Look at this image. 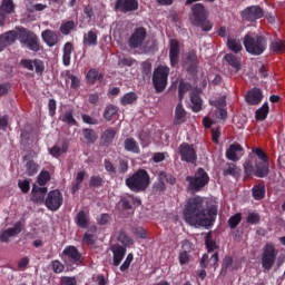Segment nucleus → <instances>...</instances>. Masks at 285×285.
<instances>
[{
	"mask_svg": "<svg viewBox=\"0 0 285 285\" xmlns=\"http://www.w3.org/2000/svg\"><path fill=\"white\" fill-rule=\"evenodd\" d=\"M186 121V109H184V105L179 102L176 106L175 110V118H174V124L176 126H179Z\"/></svg>",
	"mask_w": 285,
	"mask_h": 285,
	"instance_id": "29",
	"label": "nucleus"
},
{
	"mask_svg": "<svg viewBox=\"0 0 285 285\" xmlns=\"http://www.w3.org/2000/svg\"><path fill=\"white\" fill-rule=\"evenodd\" d=\"M146 37H148V30H146L144 27H137L128 38L127 46L130 48V50H137L144 46Z\"/></svg>",
	"mask_w": 285,
	"mask_h": 285,
	"instance_id": "9",
	"label": "nucleus"
},
{
	"mask_svg": "<svg viewBox=\"0 0 285 285\" xmlns=\"http://www.w3.org/2000/svg\"><path fill=\"white\" fill-rule=\"evenodd\" d=\"M240 17L244 21L253 23L257 21V19H262V17H264V9L259 6H249L240 12Z\"/></svg>",
	"mask_w": 285,
	"mask_h": 285,
	"instance_id": "11",
	"label": "nucleus"
},
{
	"mask_svg": "<svg viewBox=\"0 0 285 285\" xmlns=\"http://www.w3.org/2000/svg\"><path fill=\"white\" fill-rule=\"evenodd\" d=\"M18 39L22 46H26L31 52H39L41 45L39 43V37L35 32L28 30L24 27L18 29Z\"/></svg>",
	"mask_w": 285,
	"mask_h": 285,
	"instance_id": "6",
	"label": "nucleus"
},
{
	"mask_svg": "<svg viewBox=\"0 0 285 285\" xmlns=\"http://www.w3.org/2000/svg\"><path fill=\"white\" fill-rule=\"evenodd\" d=\"M19 39V32L14 30L7 31L0 36V52H3L8 46H12Z\"/></svg>",
	"mask_w": 285,
	"mask_h": 285,
	"instance_id": "18",
	"label": "nucleus"
},
{
	"mask_svg": "<svg viewBox=\"0 0 285 285\" xmlns=\"http://www.w3.org/2000/svg\"><path fill=\"white\" fill-rule=\"evenodd\" d=\"M188 90H190V83L180 81L178 89V97L180 101L181 99H184V96L186 95V92H188Z\"/></svg>",
	"mask_w": 285,
	"mask_h": 285,
	"instance_id": "52",
	"label": "nucleus"
},
{
	"mask_svg": "<svg viewBox=\"0 0 285 285\" xmlns=\"http://www.w3.org/2000/svg\"><path fill=\"white\" fill-rule=\"evenodd\" d=\"M75 47L72 42H66L62 49V63L63 66H70V59Z\"/></svg>",
	"mask_w": 285,
	"mask_h": 285,
	"instance_id": "30",
	"label": "nucleus"
},
{
	"mask_svg": "<svg viewBox=\"0 0 285 285\" xmlns=\"http://www.w3.org/2000/svg\"><path fill=\"white\" fill-rule=\"evenodd\" d=\"M20 66H22V68H26L27 70L36 69V72H43V70H46V65L43 63V60L39 59H22L20 61Z\"/></svg>",
	"mask_w": 285,
	"mask_h": 285,
	"instance_id": "19",
	"label": "nucleus"
},
{
	"mask_svg": "<svg viewBox=\"0 0 285 285\" xmlns=\"http://www.w3.org/2000/svg\"><path fill=\"white\" fill-rule=\"evenodd\" d=\"M183 67L187 72H197L199 68V58H197V51L190 50L185 53Z\"/></svg>",
	"mask_w": 285,
	"mask_h": 285,
	"instance_id": "14",
	"label": "nucleus"
},
{
	"mask_svg": "<svg viewBox=\"0 0 285 285\" xmlns=\"http://www.w3.org/2000/svg\"><path fill=\"white\" fill-rule=\"evenodd\" d=\"M233 266V257L226 256L223 261V271H228Z\"/></svg>",
	"mask_w": 285,
	"mask_h": 285,
	"instance_id": "63",
	"label": "nucleus"
},
{
	"mask_svg": "<svg viewBox=\"0 0 285 285\" xmlns=\"http://www.w3.org/2000/svg\"><path fill=\"white\" fill-rule=\"evenodd\" d=\"M117 131L114 128L106 129L101 136L104 144H112V139H115Z\"/></svg>",
	"mask_w": 285,
	"mask_h": 285,
	"instance_id": "40",
	"label": "nucleus"
},
{
	"mask_svg": "<svg viewBox=\"0 0 285 285\" xmlns=\"http://www.w3.org/2000/svg\"><path fill=\"white\" fill-rule=\"evenodd\" d=\"M0 10L2 14H11V12H14V2L12 0H2Z\"/></svg>",
	"mask_w": 285,
	"mask_h": 285,
	"instance_id": "39",
	"label": "nucleus"
},
{
	"mask_svg": "<svg viewBox=\"0 0 285 285\" xmlns=\"http://www.w3.org/2000/svg\"><path fill=\"white\" fill-rule=\"evenodd\" d=\"M271 50L273 52H284L285 50V42L282 41V40H278V41H274L271 43Z\"/></svg>",
	"mask_w": 285,
	"mask_h": 285,
	"instance_id": "51",
	"label": "nucleus"
},
{
	"mask_svg": "<svg viewBox=\"0 0 285 285\" xmlns=\"http://www.w3.org/2000/svg\"><path fill=\"white\" fill-rule=\"evenodd\" d=\"M46 193H48V188L33 185L31 191V200L36 202V204H39V202H43V199L46 198Z\"/></svg>",
	"mask_w": 285,
	"mask_h": 285,
	"instance_id": "28",
	"label": "nucleus"
},
{
	"mask_svg": "<svg viewBox=\"0 0 285 285\" xmlns=\"http://www.w3.org/2000/svg\"><path fill=\"white\" fill-rule=\"evenodd\" d=\"M63 261L68 266H72V264H76V266H79L81 264V254L79 250H77V247L69 246L63 249L62 252Z\"/></svg>",
	"mask_w": 285,
	"mask_h": 285,
	"instance_id": "15",
	"label": "nucleus"
},
{
	"mask_svg": "<svg viewBox=\"0 0 285 285\" xmlns=\"http://www.w3.org/2000/svg\"><path fill=\"white\" fill-rule=\"evenodd\" d=\"M135 101H137V94L135 92L125 94L120 99L121 106H129L130 104H135Z\"/></svg>",
	"mask_w": 285,
	"mask_h": 285,
	"instance_id": "42",
	"label": "nucleus"
},
{
	"mask_svg": "<svg viewBox=\"0 0 285 285\" xmlns=\"http://www.w3.org/2000/svg\"><path fill=\"white\" fill-rule=\"evenodd\" d=\"M63 153H68V142L63 141L61 147L58 145L53 146L51 149H49V154L51 157H60V155H63Z\"/></svg>",
	"mask_w": 285,
	"mask_h": 285,
	"instance_id": "37",
	"label": "nucleus"
},
{
	"mask_svg": "<svg viewBox=\"0 0 285 285\" xmlns=\"http://www.w3.org/2000/svg\"><path fill=\"white\" fill-rule=\"evenodd\" d=\"M41 37L49 48H53L56 43H59V33L50 29L42 31Z\"/></svg>",
	"mask_w": 285,
	"mask_h": 285,
	"instance_id": "25",
	"label": "nucleus"
},
{
	"mask_svg": "<svg viewBox=\"0 0 285 285\" xmlns=\"http://www.w3.org/2000/svg\"><path fill=\"white\" fill-rule=\"evenodd\" d=\"M268 102H265L257 111H256V119L259 121H264L266 117H268Z\"/></svg>",
	"mask_w": 285,
	"mask_h": 285,
	"instance_id": "44",
	"label": "nucleus"
},
{
	"mask_svg": "<svg viewBox=\"0 0 285 285\" xmlns=\"http://www.w3.org/2000/svg\"><path fill=\"white\" fill-rule=\"evenodd\" d=\"M117 112H118L117 107L109 105L105 109L104 118L106 119V121H111L112 117H115V115H117Z\"/></svg>",
	"mask_w": 285,
	"mask_h": 285,
	"instance_id": "45",
	"label": "nucleus"
},
{
	"mask_svg": "<svg viewBox=\"0 0 285 285\" xmlns=\"http://www.w3.org/2000/svg\"><path fill=\"white\" fill-rule=\"evenodd\" d=\"M45 205L49 210H57L63 206V195L58 189L49 191Z\"/></svg>",
	"mask_w": 285,
	"mask_h": 285,
	"instance_id": "12",
	"label": "nucleus"
},
{
	"mask_svg": "<svg viewBox=\"0 0 285 285\" xmlns=\"http://www.w3.org/2000/svg\"><path fill=\"white\" fill-rule=\"evenodd\" d=\"M134 256L132 254H128L125 262L120 266V271L125 273V271H128L130 268V264H132Z\"/></svg>",
	"mask_w": 285,
	"mask_h": 285,
	"instance_id": "55",
	"label": "nucleus"
},
{
	"mask_svg": "<svg viewBox=\"0 0 285 285\" xmlns=\"http://www.w3.org/2000/svg\"><path fill=\"white\" fill-rule=\"evenodd\" d=\"M210 105L214 106L215 109V121H219L222 119H226L228 117V112L226 111V96L220 97L218 100L210 101Z\"/></svg>",
	"mask_w": 285,
	"mask_h": 285,
	"instance_id": "16",
	"label": "nucleus"
},
{
	"mask_svg": "<svg viewBox=\"0 0 285 285\" xmlns=\"http://www.w3.org/2000/svg\"><path fill=\"white\" fill-rule=\"evenodd\" d=\"M186 181L188 183V190L199 193V190H202V188H204V186H207L208 181H210V177H208V173H206L204 168H198L194 177H186Z\"/></svg>",
	"mask_w": 285,
	"mask_h": 285,
	"instance_id": "7",
	"label": "nucleus"
},
{
	"mask_svg": "<svg viewBox=\"0 0 285 285\" xmlns=\"http://www.w3.org/2000/svg\"><path fill=\"white\" fill-rule=\"evenodd\" d=\"M243 46L252 57H259L268 48V39L262 33L247 32L243 37Z\"/></svg>",
	"mask_w": 285,
	"mask_h": 285,
	"instance_id": "2",
	"label": "nucleus"
},
{
	"mask_svg": "<svg viewBox=\"0 0 285 285\" xmlns=\"http://www.w3.org/2000/svg\"><path fill=\"white\" fill-rule=\"evenodd\" d=\"M224 59L225 61L228 62V66H232V68H235L237 72L242 70V60H239V58H237L235 55L227 53L225 55Z\"/></svg>",
	"mask_w": 285,
	"mask_h": 285,
	"instance_id": "35",
	"label": "nucleus"
},
{
	"mask_svg": "<svg viewBox=\"0 0 285 285\" xmlns=\"http://www.w3.org/2000/svg\"><path fill=\"white\" fill-rule=\"evenodd\" d=\"M265 195H266V188L264 187V185L259 184L253 187V197L257 202L264 199Z\"/></svg>",
	"mask_w": 285,
	"mask_h": 285,
	"instance_id": "38",
	"label": "nucleus"
},
{
	"mask_svg": "<svg viewBox=\"0 0 285 285\" xmlns=\"http://www.w3.org/2000/svg\"><path fill=\"white\" fill-rule=\"evenodd\" d=\"M179 41H177V39H171L169 45V59L173 68L179 63Z\"/></svg>",
	"mask_w": 285,
	"mask_h": 285,
	"instance_id": "21",
	"label": "nucleus"
},
{
	"mask_svg": "<svg viewBox=\"0 0 285 285\" xmlns=\"http://www.w3.org/2000/svg\"><path fill=\"white\" fill-rule=\"evenodd\" d=\"M126 186H128L132 193H142L148 186H150V175L145 169H139L126 179Z\"/></svg>",
	"mask_w": 285,
	"mask_h": 285,
	"instance_id": "4",
	"label": "nucleus"
},
{
	"mask_svg": "<svg viewBox=\"0 0 285 285\" xmlns=\"http://www.w3.org/2000/svg\"><path fill=\"white\" fill-rule=\"evenodd\" d=\"M219 262V254L214 253L212 256L208 254H205L200 259V266L203 268H208V266H212V268H217V263Z\"/></svg>",
	"mask_w": 285,
	"mask_h": 285,
	"instance_id": "26",
	"label": "nucleus"
},
{
	"mask_svg": "<svg viewBox=\"0 0 285 285\" xmlns=\"http://www.w3.org/2000/svg\"><path fill=\"white\" fill-rule=\"evenodd\" d=\"M82 43H83V46H88V47L97 46L99 43L97 32L90 30L87 33H85Z\"/></svg>",
	"mask_w": 285,
	"mask_h": 285,
	"instance_id": "31",
	"label": "nucleus"
},
{
	"mask_svg": "<svg viewBox=\"0 0 285 285\" xmlns=\"http://www.w3.org/2000/svg\"><path fill=\"white\" fill-rule=\"evenodd\" d=\"M60 285H77V278L65 276L60 279Z\"/></svg>",
	"mask_w": 285,
	"mask_h": 285,
	"instance_id": "59",
	"label": "nucleus"
},
{
	"mask_svg": "<svg viewBox=\"0 0 285 285\" xmlns=\"http://www.w3.org/2000/svg\"><path fill=\"white\" fill-rule=\"evenodd\" d=\"M121 66H127L128 68L135 66L137 63V60L132 59L131 57H124L120 59Z\"/></svg>",
	"mask_w": 285,
	"mask_h": 285,
	"instance_id": "58",
	"label": "nucleus"
},
{
	"mask_svg": "<svg viewBox=\"0 0 285 285\" xmlns=\"http://www.w3.org/2000/svg\"><path fill=\"white\" fill-rule=\"evenodd\" d=\"M47 181H50V173L41 171L38 176L39 186H46Z\"/></svg>",
	"mask_w": 285,
	"mask_h": 285,
	"instance_id": "54",
	"label": "nucleus"
},
{
	"mask_svg": "<svg viewBox=\"0 0 285 285\" xmlns=\"http://www.w3.org/2000/svg\"><path fill=\"white\" fill-rule=\"evenodd\" d=\"M204 199L200 196L191 197L187 200V205L184 208L183 216L189 226H212L217 217V208L210 207L206 209L204 207Z\"/></svg>",
	"mask_w": 285,
	"mask_h": 285,
	"instance_id": "1",
	"label": "nucleus"
},
{
	"mask_svg": "<svg viewBox=\"0 0 285 285\" xmlns=\"http://www.w3.org/2000/svg\"><path fill=\"white\" fill-rule=\"evenodd\" d=\"M75 28H77V23L73 20H69L60 26V32L62 35H70V31L75 30Z\"/></svg>",
	"mask_w": 285,
	"mask_h": 285,
	"instance_id": "41",
	"label": "nucleus"
},
{
	"mask_svg": "<svg viewBox=\"0 0 285 285\" xmlns=\"http://www.w3.org/2000/svg\"><path fill=\"white\" fill-rule=\"evenodd\" d=\"M82 135L87 144H95L97 141V134L92 129H82Z\"/></svg>",
	"mask_w": 285,
	"mask_h": 285,
	"instance_id": "43",
	"label": "nucleus"
},
{
	"mask_svg": "<svg viewBox=\"0 0 285 285\" xmlns=\"http://www.w3.org/2000/svg\"><path fill=\"white\" fill-rule=\"evenodd\" d=\"M205 244L207 248V253H213V250H216L217 248V243L213 240V234L208 233L205 237Z\"/></svg>",
	"mask_w": 285,
	"mask_h": 285,
	"instance_id": "47",
	"label": "nucleus"
},
{
	"mask_svg": "<svg viewBox=\"0 0 285 285\" xmlns=\"http://www.w3.org/2000/svg\"><path fill=\"white\" fill-rule=\"evenodd\" d=\"M227 48L237 55L238 52H242L244 50V47L242 46V40L237 38H228L227 39Z\"/></svg>",
	"mask_w": 285,
	"mask_h": 285,
	"instance_id": "33",
	"label": "nucleus"
},
{
	"mask_svg": "<svg viewBox=\"0 0 285 285\" xmlns=\"http://www.w3.org/2000/svg\"><path fill=\"white\" fill-rule=\"evenodd\" d=\"M193 20L191 23L196 28H202L203 32H210L213 23L206 17V7L203 3H196L191 7Z\"/></svg>",
	"mask_w": 285,
	"mask_h": 285,
	"instance_id": "5",
	"label": "nucleus"
},
{
	"mask_svg": "<svg viewBox=\"0 0 285 285\" xmlns=\"http://www.w3.org/2000/svg\"><path fill=\"white\" fill-rule=\"evenodd\" d=\"M226 157L229 161H239L244 157V148L239 144H233L227 149Z\"/></svg>",
	"mask_w": 285,
	"mask_h": 285,
	"instance_id": "20",
	"label": "nucleus"
},
{
	"mask_svg": "<svg viewBox=\"0 0 285 285\" xmlns=\"http://www.w3.org/2000/svg\"><path fill=\"white\" fill-rule=\"evenodd\" d=\"M82 121L83 124H88L89 126H97V124H99V120H97V118H94L89 115H82Z\"/></svg>",
	"mask_w": 285,
	"mask_h": 285,
	"instance_id": "57",
	"label": "nucleus"
},
{
	"mask_svg": "<svg viewBox=\"0 0 285 285\" xmlns=\"http://www.w3.org/2000/svg\"><path fill=\"white\" fill-rule=\"evenodd\" d=\"M153 83L156 92H164V90H166V86H168V73L154 72Z\"/></svg>",
	"mask_w": 285,
	"mask_h": 285,
	"instance_id": "17",
	"label": "nucleus"
},
{
	"mask_svg": "<svg viewBox=\"0 0 285 285\" xmlns=\"http://www.w3.org/2000/svg\"><path fill=\"white\" fill-rule=\"evenodd\" d=\"M263 95L262 90L258 88H254L247 92L246 101L250 106H257V104H262Z\"/></svg>",
	"mask_w": 285,
	"mask_h": 285,
	"instance_id": "27",
	"label": "nucleus"
},
{
	"mask_svg": "<svg viewBox=\"0 0 285 285\" xmlns=\"http://www.w3.org/2000/svg\"><path fill=\"white\" fill-rule=\"evenodd\" d=\"M203 101L198 92H190V108L193 112H199L202 110Z\"/></svg>",
	"mask_w": 285,
	"mask_h": 285,
	"instance_id": "32",
	"label": "nucleus"
},
{
	"mask_svg": "<svg viewBox=\"0 0 285 285\" xmlns=\"http://www.w3.org/2000/svg\"><path fill=\"white\" fill-rule=\"evenodd\" d=\"M115 12L120 14H130V12H137L139 10L138 0H116L114 6Z\"/></svg>",
	"mask_w": 285,
	"mask_h": 285,
	"instance_id": "10",
	"label": "nucleus"
},
{
	"mask_svg": "<svg viewBox=\"0 0 285 285\" xmlns=\"http://www.w3.org/2000/svg\"><path fill=\"white\" fill-rule=\"evenodd\" d=\"M117 239H118V242H120V244L122 246H132V238H130L128 235H126L125 232H120L118 234Z\"/></svg>",
	"mask_w": 285,
	"mask_h": 285,
	"instance_id": "49",
	"label": "nucleus"
},
{
	"mask_svg": "<svg viewBox=\"0 0 285 285\" xmlns=\"http://www.w3.org/2000/svg\"><path fill=\"white\" fill-rule=\"evenodd\" d=\"M110 250L114 255V266H119L124 257H126V247H122L119 244H114L110 246Z\"/></svg>",
	"mask_w": 285,
	"mask_h": 285,
	"instance_id": "24",
	"label": "nucleus"
},
{
	"mask_svg": "<svg viewBox=\"0 0 285 285\" xmlns=\"http://www.w3.org/2000/svg\"><path fill=\"white\" fill-rule=\"evenodd\" d=\"M51 267H52L53 273H63V271L66 268V266H63L62 263L59 261L51 262Z\"/></svg>",
	"mask_w": 285,
	"mask_h": 285,
	"instance_id": "56",
	"label": "nucleus"
},
{
	"mask_svg": "<svg viewBox=\"0 0 285 285\" xmlns=\"http://www.w3.org/2000/svg\"><path fill=\"white\" fill-rule=\"evenodd\" d=\"M21 229H22L21 223L19 222L16 223L13 227L3 230L0 234V242L2 243L10 242V237H14L16 235H19V233H21Z\"/></svg>",
	"mask_w": 285,
	"mask_h": 285,
	"instance_id": "23",
	"label": "nucleus"
},
{
	"mask_svg": "<svg viewBox=\"0 0 285 285\" xmlns=\"http://www.w3.org/2000/svg\"><path fill=\"white\" fill-rule=\"evenodd\" d=\"M26 168H27V174L29 175V177H32V175H37V173L39 171V165L37 163H35L33 160H29L26 164Z\"/></svg>",
	"mask_w": 285,
	"mask_h": 285,
	"instance_id": "48",
	"label": "nucleus"
},
{
	"mask_svg": "<svg viewBox=\"0 0 285 285\" xmlns=\"http://www.w3.org/2000/svg\"><path fill=\"white\" fill-rule=\"evenodd\" d=\"M90 222V218L86 212L81 210L76 216V224L80 228H88V223Z\"/></svg>",
	"mask_w": 285,
	"mask_h": 285,
	"instance_id": "36",
	"label": "nucleus"
},
{
	"mask_svg": "<svg viewBox=\"0 0 285 285\" xmlns=\"http://www.w3.org/2000/svg\"><path fill=\"white\" fill-rule=\"evenodd\" d=\"M82 242L83 244H87V246H95V242H97V236H95L90 232H87L82 237Z\"/></svg>",
	"mask_w": 285,
	"mask_h": 285,
	"instance_id": "50",
	"label": "nucleus"
},
{
	"mask_svg": "<svg viewBox=\"0 0 285 285\" xmlns=\"http://www.w3.org/2000/svg\"><path fill=\"white\" fill-rule=\"evenodd\" d=\"M60 119L63 124H68V126H77V120H75V117L72 116V110L66 111Z\"/></svg>",
	"mask_w": 285,
	"mask_h": 285,
	"instance_id": "46",
	"label": "nucleus"
},
{
	"mask_svg": "<svg viewBox=\"0 0 285 285\" xmlns=\"http://www.w3.org/2000/svg\"><path fill=\"white\" fill-rule=\"evenodd\" d=\"M242 222V214H235L228 219V226L229 228H237L239 226V223Z\"/></svg>",
	"mask_w": 285,
	"mask_h": 285,
	"instance_id": "53",
	"label": "nucleus"
},
{
	"mask_svg": "<svg viewBox=\"0 0 285 285\" xmlns=\"http://www.w3.org/2000/svg\"><path fill=\"white\" fill-rule=\"evenodd\" d=\"M181 252L179 253L178 259L180 266H185V264H188L190 262V253L193 252V244L188 240L183 242Z\"/></svg>",
	"mask_w": 285,
	"mask_h": 285,
	"instance_id": "22",
	"label": "nucleus"
},
{
	"mask_svg": "<svg viewBox=\"0 0 285 285\" xmlns=\"http://www.w3.org/2000/svg\"><path fill=\"white\" fill-rule=\"evenodd\" d=\"M257 222H259V215L258 214H249L247 217V223L248 224H257Z\"/></svg>",
	"mask_w": 285,
	"mask_h": 285,
	"instance_id": "64",
	"label": "nucleus"
},
{
	"mask_svg": "<svg viewBox=\"0 0 285 285\" xmlns=\"http://www.w3.org/2000/svg\"><path fill=\"white\" fill-rule=\"evenodd\" d=\"M101 184H104V178H101L99 176H92L90 178V186H94L95 188H99V186H101Z\"/></svg>",
	"mask_w": 285,
	"mask_h": 285,
	"instance_id": "60",
	"label": "nucleus"
},
{
	"mask_svg": "<svg viewBox=\"0 0 285 285\" xmlns=\"http://www.w3.org/2000/svg\"><path fill=\"white\" fill-rule=\"evenodd\" d=\"M178 153L181 161H187L188 164H195L197 161V151H195V147L188 145V142H183L178 148Z\"/></svg>",
	"mask_w": 285,
	"mask_h": 285,
	"instance_id": "13",
	"label": "nucleus"
},
{
	"mask_svg": "<svg viewBox=\"0 0 285 285\" xmlns=\"http://www.w3.org/2000/svg\"><path fill=\"white\" fill-rule=\"evenodd\" d=\"M278 253L279 250H277V247H275V244L273 243H267L263 247L262 266L264 271H271V268L275 266Z\"/></svg>",
	"mask_w": 285,
	"mask_h": 285,
	"instance_id": "8",
	"label": "nucleus"
},
{
	"mask_svg": "<svg viewBox=\"0 0 285 285\" xmlns=\"http://www.w3.org/2000/svg\"><path fill=\"white\" fill-rule=\"evenodd\" d=\"M124 146H125V150H127V153H134L136 155H139V153H140L139 142H137V140H135V138L125 139Z\"/></svg>",
	"mask_w": 285,
	"mask_h": 285,
	"instance_id": "34",
	"label": "nucleus"
},
{
	"mask_svg": "<svg viewBox=\"0 0 285 285\" xmlns=\"http://www.w3.org/2000/svg\"><path fill=\"white\" fill-rule=\"evenodd\" d=\"M18 186L20 190H22L23 193H28V190H30V180H19Z\"/></svg>",
	"mask_w": 285,
	"mask_h": 285,
	"instance_id": "61",
	"label": "nucleus"
},
{
	"mask_svg": "<svg viewBox=\"0 0 285 285\" xmlns=\"http://www.w3.org/2000/svg\"><path fill=\"white\" fill-rule=\"evenodd\" d=\"M48 108L50 117H55V112H57V101H55V99H50Z\"/></svg>",
	"mask_w": 285,
	"mask_h": 285,
	"instance_id": "62",
	"label": "nucleus"
},
{
	"mask_svg": "<svg viewBox=\"0 0 285 285\" xmlns=\"http://www.w3.org/2000/svg\"><path fill=\"white\" fill-rule=\"evenodd\" d=\"M253 153L256 155V157H258L261 163L256 159L247 160L244 164L245 175L247 177H250L252 175L261 178L266 177V175H268V156H266L264 150L259 148L253 149Z\"/></svg>",
	"mask_w": 285,
	"mask_h": 285,
	"instance_id": "3",
	"label": "nucleus"
}]
</instances>
